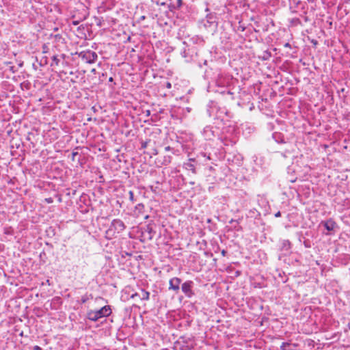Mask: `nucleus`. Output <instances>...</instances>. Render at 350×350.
I'll return each instance as SVG.
<instances>
[{"mask_svg": "<svg viewBox=\"0 0 350 350\" xmlns=\"http://www.w3.org/2000/svg\"><path fill=\"white\" fill-rule=\"evenodd\" d=\"M111 313L109 306H105L98 310H90L87 313L88 319L92 321H96L102 317H109Z\"/></svg>", "mask_w": 350, "mask_h": 350, "instance_id": "1", "label": "nucleus"}, {"mask_svg": "<svg viewBox=\"0 0 350 350\" xmlns=\"http://www.w3.org/2000/svg\"><path fill=\"white\" fill-rule=\"evenodd\" d=\"M79 57H81L84 62L88 64H92L97 59L98 55L94 51L88 50L79 53Z\"/></svg>", "mask_w": 350, "mask_h": 350, "instance_id": "2", "label": "nucleus"}, {"mask_svg": "<svg viewBox=\"0 0 350 350\" xmlns=\"http://www.w3.org/2000/svg\"><path fill=\"white\" fill-rule=\"evenodd\" d=\"M193 282L191 281H187L182 284V291L189 297L193 295L191 290Z\"/></svg>", "mask_w": 350, "mask_h": 350, "instance_id": "3", "label": "nucleus"}, {"mask_svg": "<svg viewBox=\"0 0 350 350\" xmlns=\"http://www.w3.org/2000/svg\"><path fill=\"white\" fill-rule=\"evenodd\" d=\"M181 283V280L178 278H173L169 282V289L173 290L175 292H178L180 288V284Z\"/></svg>", "mask_w": 350, "mask_h": 350, "instance_id": "4", "label": "nucleus"}, {"mask_svg": "<svg viewBox=\"0 0 350 350\" xmlns=\"http://www.w3.org/2000/svg\"><path fill=\"white\" fill-rule=\"evenodd\" d=\"M111 226L118 232H121L125 228L124 223L120 219H114L112 221Z\"/></svg>", "mask_w": 350, "mask_h": 350, "instance_id": "5", "label": "nucleus"}, {"mask_svg": "<svg viewBox=\"0 0 350 350\" xmlns=\"http://www.w3.org/2000/svg\"><path fill=\"white\" fill-rule=\"evenodd\" d=\"M170 8H171V10H179L183 4V0H170Z\"/></svg>", "mask_w": 350, "mask_h": 350, "instance_id": "6", "label": "nucleus"}, {"mask_svg": "<svg viewBox=\"0 0 350 350\" xmlns=\"http://www.w3.org/2000/svg\"><path fill=\"white\" fill-rule=\"evenodd\" d=\"M149 295H150L149 292H148L145 290H143V289L141 291V293L139 294V297L143 300H148Z\"/></svg>", "mask_w": 350, "mask_h": 350, "instance_id": "7", "label": "nucleus"}, {"mask_svg": "<svg viewBox=\"0 0 350 350\" xmlns=\"http://www.w3.org/2000/svg\"><path fill=\"white\" fill-rule=\"evenodd\" d=\"M291 344L289 342H283L280 348L282 350H293V349L291 348Z\"/></svg>", "mask_w": 350, "mask_h": 350, "instance_id": "8", "label": "nucleus"}, {"mask_svg": "<svg viewBox=\"0 0 350 350\" xmlns=\"http://www.w3.org/2000/svg\"><path fill=\"white\" fill-rule=\"evenodd\" d=\"M324 226L327 230L330 231L334 229V223L332 221H327Z\"/></svg>", "mask_w": 350, "mask_h": 350, "instance_id": "9", "label": "nucleus"}, {"mask_svg": "<svg viewBox=\"0 0 350 350\" xmlns=\"http://www.w3.org/2000/svg\"><path fill=\"white\" fill-rule=\"evenodd\" d=\"M51 36L52 38H54V40L56 41V42H62L64 40V38H62V36L60 35V34H55L54 36L53 35H51Z\"/></svg>", "mask_w": 350, "mask_h": 350, "instance_id": "10", "label": "nucleus"}, {"mask_svg": "<svg viewBox=\"0 0 350 350\" xmlns=\"http://www.w3.org/2000/svg\"><path fill=\"white\" fill-rule=\"evenodd\" d=\"M52 64H51V66H53V65H55V66H57L59 64V59L57 58V57L56 55H53L52 57Z\"/></svg>", "mask_w": 350, "mask_h": 350, "instance_id": "11", "label": "nucleus"}, {"mask_svg": "<svg viewBox=\"0 0 350 350\" xmlns=\"http://www.w3.org/2000/svg\"><path fill=\"white\" fill-rule=\"evenodd\" d=\"M171 162V157H167V158H165L164 161H163V164L164 165H167L168 163H170Z\"/></svg>", "mask_w": 350, "mask_h": 350, "instance_id": "12", "label": "nucleus"}, {"mask_svg": "<svg viewBox=\"0 0 350 350\" xmlns=\"http://www.w3.org/2000/svg\"><path fill=\"white\" fill-rule=\"evenodd\" d=\"M165 87L167 89H170L172 88V84L169 81H166L164 84Z\"/></svg>", "mask_w": 350, "mask_h": 350, "instance_id": "13", "label": "nucleus"}, {"mask_svg": "<svg viewBox=\"0 0 350 350\" xmlns=\"http://www.w3.org/2000/svg\"><path fill=\"white\" fill-rule=\"evenodd\" d=\"M217 83L219 86H223L224 85V83L222 81V79H219L217 81Z\"/></svg>", "mask_w": 350, "mask_h": 350, "instance_id": "14", "label": "nucleus"}, {"mask_svg": "<svg viewBox=\"0 0 350 350\" xmlns=\"http://www.w3.org/2000/svg\"><path fill=\"white\" fill-rule=\"evenodd\" d=\"M45 200L48 202V203H52L53 202V200L52 198H46Z\"/></svg>", "mask_w": 350, "mask_h": 350, "instance_id": "15", "label": "nucleus"}, {"mask_svg": "<svg viewBox=\"0 0 350 350\" xmlns=\"http://www.w3.org/2000/svg\"><path fill=\"white\" fill-rule=\"evenodd\" d=\"M284 46L286 47V48H291V44L288 42L285 43Z\"/></svg>", "mask_w": 350, "mask_h": 350, "instance_id": "16", "label": "nucleus"}, {"mask_svg": "<svg viewBox=\"0 0 350 350\" xmlns=\"http://www.w3.org/2000/svg\"><path fill=\"white\" fill-rule=\"evenodd\" d=\"M33 350H42V348L36 345L33 347Z\"/></svg>", "mask_w": 350, "mask_h": 350, "instance_id": "17", "label": "nucleus"}, {"mask_svg": "<svg viewBox=\"0 0 350 350\" xmlns=\"http://www.w3.org/2000/svg\"><path fill=\"white\" fill-rule=\"evenodd\" d=\"M280 215H281V213H280V211H278V213H276L275 214V216L276 217H280Z\"/></svg>", "mask_w": 350, "mask_h": 350, "instance_id": "18", "label": "nucleus"}, {"mask_svg": "<svg viewBox=\"0 0 350 350\" xmlns=\"http://www.w3.org/2000/svg\"><path fill=\"white\" fill-rule=\"evenodd\" d=\"M170 150H171V148H170V146H166V147L165 148V151H170Z\"/></svg>", "mask_w": 350, "mask_h": 350, "instance_id": "19", "label": "nucleus"}, {"mask_svg": "<svg viewBox=\"0 0 350 350\" xmlns=\"http://www.w3.org/2000/svg\"><path fill=\"white\" fill-rule=\"evenodd\" d=\"M113 79L112 77H109V82H113Z\"/></svg>", "mask_w": 350, "mask_h": 350, "instance_id": "20", "label": "nucleus"}, {"mask_svg": "<svg viewBox=\"0 0 350 350\" xmlns=\"http://www.w3.org/2000/svg\"><path fill=\"white\" fill-rule=\"evenodd\" d=\"M147 144H148L147 142L144 143L142 145L143 148H146L147 146Z\"/></svg>", "mask_w": 350, "mask_h": 350, "instance_id": "21", "label": "nucleus"}, {"mask_svg": "<svg viewBox=\"0 0 350 350\" xmlns=\"http://www.w3.org/2000/svg\"><path fill=\"white\" fill-rule=\"evenodd\" d=\"M129 194H130V197L132 198H133V192L132 191H130L129 192Z\"/></svg>", "mask_w": 350, "mask_h": 350, "instance_id": "22", "label": "nucleus"}, {"mask_svg": "<svg viewBox=\"0 0 350 350\" xmlns=\"http://www.w3.org/2000/svg\"><path fill=\"white\" fill-rule=\"evenodd\" d=\"M73 24H74V25H77V24H78V22H77V21H74V22H73Z\"/></svg>", "mask_w": 350, "mask_h": 350, "instance_id": "23", "label": "nucleus"}, {"mask_svg": "<svg viewBox=\"0 0 350 350\" xmlns=\"http://www.w3.org/2000/svg\"><path fill=\"white\" fill-rule=\"evenodd\" d=\"M146 112H147L148 115H150V111L149 110H147Z\"/></svg>", "mask_w": 350, "mask_h": 350, "instance_id": "24", "label": "nucleus"}, {"mask_svg": "<svg viewBox=\"0 0 350 350\" xmlns=\"http://www.w3.org/2000/svg\"><path fill=\"white\" fill-rule=\"evenodd\" d=\"M295 21H298L300 23V21L299 18H296Z\"/></svg>", "mask_w": 350, "mask_h": 350, "instance_id": "25", "label": "nucleus"}, {"mask_svg": "<svg viewBox=\"0 0 350 350\" xmlns=\"http://www.w3.org/2000/svg\"><path fill=\"white\" fill-rule=\"evenodd\" d=\"M221 253H222V254H223L224 256L225 255V251H224V250H223Z\"/></svg>", "mask_w": 350, "mask_h": 350, "instance_id": "26", "label": "nucleus"}, {"mask_svg": "<svg viewBox=\"0 0 350 350\" xmlns=\"http://www.w3.org/2000/svg\"><path fill=\"white\" fill-rule=\"evenodd\" d=\"M228 94H232V93L230 91H228Z\"/></svg>", "mask_w": 350, "mask_h": 350, "instance_id": "27", "label": "nucleus"}, {"mask_svg": "<svg viewBox=\"0 0 350 350\" xmlns=\"http://www.w3.org/2000/svg\"><path fill=\"white\" fill-rule=\"evenodd\" d=\"M183 55H184V57H186L185 51H183Z\"/></svg>", "mask_w": 350, "mask_h": 350, "instance_id": "28", "label": "nucleus"}, {"mask_svg": "<svg viewBox=\"0 0 350 350\" xmlns=\"http://www.w3.org/2000/svg\"><path fill=\"white\" fill-rule=\"evenodd\" d=\"M183 55H184V57H186L185 51H183Z\"/></svg>", "mask_w": 350, "mask_h": 350, "instance_id": "29", "label": "nucleus"}, {"mask_svg": "<svg viewBox=\"0 0 350 350\" xmlns=\"http://www.w3.org/2000/svg\"><path fill=\"white\" fill-rule=\"evenodd\" d=\"M183 55H184V57H186L185 51H183Z\"/></svg>", "mask_w": 350, "mask_h": 350, "instance_id": "30", "label": "nucleus"}, {"mask_svg": "<svg viewBox=\"0 0 350 350\" xmlns=\"http://www.w3.org/2000/svg\"><path fill=\"white\" fill-rule=\"evenodd\" d=\"M92 72H95V69H92Z\"/></svg>", "mask_w": 350, "mask_h": 350, "instance_id": "31", "label": "nucleus"}, {"mask_svg": "<svg viewBox=\"0 0 350 350\" xmlns=\"http://www.w3.org/2000/svg\"><path fill=\"white\" fill-rule=\"evenodd\" d=\"M73 157L75 156L77 154V153L74 152L73 154Z\"/></svg>", "mask_w": 350, "mask_h": 350, "instance_id": "32", "label": "nucleus"}]
</instances>
